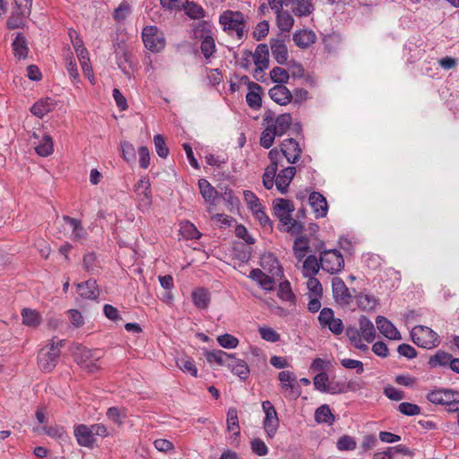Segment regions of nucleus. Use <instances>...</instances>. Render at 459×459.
Wrapping results in <instances>:
<instances>
[{
  "instance_id": "nucleus-38",
  "label": "nucleus",
  "mask_w": 459,
  "mask_h": 459,
  "mask_svg": "<svg viewBox=\"0 0 459 459\" xmlns=\"http://www.w3.org/2000/svg\"><path fill=\"white\" fill-rule=\"evenodd\" d=\"M192 299L196 307L206 308L211 300L208 289H195L192 292Z\"/></svg>"
},
{
  "instance_id": "nucleus-11",
  "label": "nucleus",
  "mask_w": 459,
  "mask_h": 459,
  "mask_svg": "<svg viewBox=\"0 0 459 459\" xmlns=\"http://www.w3.org/2000/svg\"><path fill=\"white\" fill-rule=\"evenodd\" d=\"M278 379L281 391L287 396L296 399L301 394V390L297 385V377L292 371H281L278 374Z\"/></svg>"
},
{
  "instance_id": "nucleus-44",
  "label": "nucleus",
  "mask_w": 459,
  "mask_h": 459,
  "mask_svg": "<svg viewBox=\"0 0 459 459\" xmlns=\"http://www.w3.org/2000/svg\"><path fill=\"white\" fill-rule=\"evenodd\" d=\"M53 140L48 134H44L39 144L35 147L36 152L41 157H48L53 152Z\"/></svg>"
},
{
  "instance_id": "nucleus-7",
  "label": "nucleus",
  "mask_w": 459,
  "mask_h": 459,
  "mask_svg": "<svg viewBox=\"0 0 459 459\" xmlns=\"http://www.w3.org/2000/svg\"><path fill=\"white\" fill-rule=\"evenodd\" d=\"M262 409L264 412V429L268 438H273L280 426L277 411L270 401H264Z\"/></svg>"
},
{
  "instance_id": "nucleus-10",
  "label": "nucleus",
  "mask_w": 459,
  "mask_h": 459,
  "mask_svg": "<svg viewBox=\"0 0 459 459\" xmlns=\"http://www.w3.org/2000/svg\"><path fill=\"white\" fill-rule=\"evenodd\" d=\"M58 345L61 342L55 344L53 342L49 347L42 349L39 354V366L44 371H51L56 365L60 354Z\"/></svg>"
},
{
  "instance_id": "nucleus-47",
  "label": "nucleus",
  "mask_w": 459,
  "mask_h": 459,
  "mask_svg": "<svg viewBox=\"0 0 459 459\" xmlns=\"http://www.w3.org/2000/svg\"><path fill=\"white\" fill-rule=\"evenodd\" d=\"M356 299L358 306L364 310H372L377 305V299L369 294H359Z\"/></svg>"
},
{
  "instance_id": "nucleus-6",
  "label": "nucleus",
  "mask_w": 459,
  "mask_h": 459,
  "mask_svg": "<svg viewBox=\"0 0 459 459\" xmlns=\"http://www.w3.org/2000/svg\"><path fill=\"white\" fill-rule=\"evenodd\" d=\"M142 38L145 48L152 52L157 53L165 48L166 40L163 32L156 26H147L143 28Z\"/></svg>"
},
{
  "instance_id": "nucleus-40",
  "label": "nucleus",
  "mask_w": 459,
  "mask_h": 459,
  "mask_svg": "<svg viewBox=\"0 0 459 459\" xmlns=\"http://www.w3.org/2000/svg\"><path fill=\"white\" fill-rule=\"evenodd\" d=\"M320 267V261H317L316 255H311L304 261L301 273L303 276H314L318 273Z\"/></svg>"
},
{
  "instance_id": "nucleus-48",
  "label": "nucleus",
  "mask_w": 459,
  "mask_h": 459,
  "mask_svg": "<svg viewBox=\"0 0 459 459\" xmlns=\"http://www.w3.org/2000/svg\"><path fill=\"white\" fill-rule=\"evenodd\" d=\"M216 50V46L213 38L211 35H206L203 38L201 42V52L206 59H209Z\"/></svg>"
},
{
  "instance_id": "nucleus-52",
  "label": "nucleus",
  "mask_w": 459,
  "mask_h": 459,
  "mask_svg": "<svg viewBox=\"0 0 459 459\" xmlns=\"http://www.w3.org/2000/svg\"><path fill=\"white\" fill-rule=\"evenodd\" d=\"M278 136L275 131L272 128L271 126H267V127L262 132L260 137V144L264 149H269L274 141V138Z\"/></svg>"
},
{
  "instance_id": "nucleus-50",
  "label": "nucleus",
  "mask_w": 459,
  "mask_h": 459,
  "mask_svg": "<svg viewBox=\"0 0 459 459\" xmlns=\"http://www.w3.org/2000/svg\"><path fill=\"white\" fill-rule=\"evenodd\" d=\"M336 447L339 451H353L357 447V442L354 437L343 435L337 440Z\"/></svg>"
},
{
  "instance_id": "nucleus-22",
  "label": "nucleus",
  "mask_w": 459,
  "mask_h": 459,
  "mask_svg": "<svg viewBox=\"0 0 459 459\" xmlns=\"http://www.w3.org/2000/svg\"><path fill=\"white\" fill-rule=\"evenodd\" d=\"M296 174L295 167H287L280 171L275 179V185L277 189L281 193L285 194L288 191V187L292 181Z\"/></svg>"
},
{
  "instance_id": "nucleus-55",
  "label": "nucleus",
  "mask_w": 459,
  "mask_h": 459,
  "mask_svg": "<svg viewBox=\"0 0 459 459\" xmlns=\"http://www.w3.org/2000/svg\"><path fill=\"white\" fill-rule=\"evenodd\" d=\"M398 411L406 416H416L420 413V407L415 403L403 402L398 405Z\"/></svg>"
},
{
  "instance_id": "nucleus-62",
  "label": "nucleus",
  "mask_w": 459,
  "mask_h": 459,
  "mask_svg": "<svg viewBox=\"0 0 459 459\" xmlns=\"http://www.w3.org/2000/svg\"><path fill=\"white\" fill-rule=\"evenodd\" d=\"M269 32V23L266 21L260 22L253 31V37L256 40L265 38Z\"/></svg>"
},
{
  "instance_id": "nucleus-19",
  "label": "nucleus",
  "mask_w": 459,
  "mask_h": 459,
  "mask_svg": "<svg viewBox=\"0 0 459 459\" xmlns=\"http://www.w3.org/2000/svg\"><path fill=\"white\" fill-rule=\"evenodd\" d=\"M316 218H324L327 214L328 205L326 199L318 192H312L308 198Z\"/></svg>"
},
{
  "instance_id": "nucleus-45",
  "label": "nucleus",
  "mask_w": 459,
  "mask_h": 459,
  "mask_svg": "<svg viewBox=\"0 0 459 459\" xmlns=\"http://www.w3.org/2000/svg\"><path fill=\"white\" fill-rule=\"evenodd\" d=\"M308 247V239L307 237L300 236L297 238L293 245V251L295 253L296 257L299 260L304 258Z\"/></svg>"
},
{
  "instance_id": "nucleus-3",
  "label": "nucleus",
  "mask_w": 459,
  "mask_h": 459,
  "mask_svg": "<svg viewBox=\"0 0 459 459\" xmlns=\"http://www.w3.org/2000/svg\"><path fill=\"white\" fill-rule=\"evenodd\" d=\"M220 23L224 30L235 31L238 39L244 36L246 29V19L244 14L238 11L228 10L220 16Z\"/></svg>"
},
{
  "instance_id": "nucleus-27",
  "label": "nucleus",
  "mask_w": 459,
  "mask_h": 459,
  "mask_svg": "<svg viewBox=\"0 0 459 459\" xmlns=\"http://www.w3.org/2000/svg\"><path fill=\"white\" fill-rule=\"evenodd\" d=\"M248 88L250 91H248L246 96L247 102L251 108L258 109L262 106V99L260 96L262 87L258 83L249 82Z\"/></svg>"
},
{
  "instance_id": "nucleus-57",
  "label": "nucleus",
  "mask_w": 459,
  "mask_h": 459,
  "mask_svg": "<svg viewBox=\"0 0 459 459\" xmlns=\"http://www.w3.org/2000/svg\"><path fill=\"white\" fill-rule=\"evenodd\" d=\"M313 382L316 390L325 393L327 385L330 384L328 374L326 372H320L314 377Z\"/></svg>"
},
{
  "instance_id": "nucleus-51",
  "label": "nucleus",
  "mask_w": 459,
  "mask_h": 459,
  "mask_svg": "<svg viewBox=\"0 0 459 459\" xmlns=\"http://www.w3.org/2000/svg\"><path fill=\"white\" fill-rule=\"evenodd\" d=\"M183 9L186 10V13L192 19H201L205 15V12L202 6L194 2H189L188 0Z\"/></svg>"
},
{
  "instance_id": "nucleus-31",
  "label": "nucleus",
  "mask_w": 459,
  "mask_h": 459,
  "mask_svg": "<svg viewBox=\"0 0 459 459\" xmlns=\"http://www.w3.org/2000/svg\"><path fill=\"white\" fill-rule=\"evenodd\" d=\"M205 359L210 364L215 363L218 366H226L230 359H232V354H229L221 350L206 351L204 353Z\"/></svg>"
},
{
  "instance_id": "nucleus-63",
  "label": "nucleus",
  "mask_w": 459,
  "mask_h": 459,
  "mask_svg": "<svg viewBox=\"0 0 459 459\" xmlns=\"http://www.w3.org/2000/svg\"><path fill=\"white\" fill-rule=\"evenodd\" d=\"M243 194H244V199H245L246 203L247 204V207L251 211H254L262 206L258 197L252 191L246 190V191H244Z\"/></svg>"
},
{
  "instance_id": "nucleus-46",
  "label": "nucleus",
  "mask_w": 459,
  "mask_h": 459,
  "mask_svg": "<svg viewBox=\"0 0 459 459\" xmlns=\"http://www.w3.org/2000/svg\"><path fill=\"white\" fill-rule=\"evenodd\" d=\"M323 289H309V302L307 308L310 312L316 313L321 307L320 298L322 296Z\"/></svg>"
},
{
  "instance_id": "nucleus-12",
  "label": "nucleus",
  "mask_w": 459,
  "mask_h": 459,
  "mask_svg": "<svg viewBox=\"0 0 459 459\" xmlns=\"http://www.w3.org/2000/svg\"><path fill=\"white\" fill-rule=\"evenodd\" d=\"M459 397L458 392L452 389H437L429 392L427 394V399L434 404L446 405L448 411H452L455 400Z\"/></svg>"
},
{
  "instance_id": "nucleus-26",
  "label": "nucleus",
  "mask_w": 459,
  "mask_h": 459,
  "mask_svg": "<svg viewBox=\"0 0 459 459\" xmlns=\"http://www.w3.org/2000/svg\"><path fill=\"white\" fill-rule=\"evenodd\" d=\"M176 364L184 373L197 377L198 369L193 358L182 354L176 359Z\"/></svg>"
},
{
  "instance_id": "nucleus-2",
  "label": "nucleus",
  "mask_w": 459,
  "mask_h": 459,
  "mask_svg": "<svg viewBox=\"0 0 459 459\" xmlns=\"http://www.w3.org/2000/svg\"><path fill=\"white\" fill-rule=\"evenodd\" d=\"M260 265L267 273V276L271 278V280H269L271 283L278 284V287H290L289 281H281L283 271L278 259L273 254H264L260 258Z\"/></svg>"
},
{
  "instance_id": "nucleus-41",
  "label": "nucleus",
  "mask_w": 459,
  "mask_h": 459,
  "mask_svg": "<svg viewBox=\"0 0 459 459\" xmlns=\"http://www.w3.org/2000/svg\"><path fill=\"white\" fill-rule=\"evenodd\" d=\"M22 324L30 327H37L41 323V316L38 311L23 308L22 311Z\"/></svg>"
},
{
  "instance_id": "nucleus-14",
  "label": "nucleus",
  "mask_w": 459,
  "mask_h": 459,
  "mask_svg": "<svg viewBox=\"0 0 459 459\" xmlns=\"http://www.w3.org/2000/svg\"><path fill=\"white\" fill-rule=\"evenodd\" d=\"M115 55L118 68L126 75L130 76L134 70L132 56L128 52L124 43H117L114 45Z\"/></svg>"
},
{
  "instance_id": "nucleus-15",
  "label": "nucleus",
  "mask_w": 459,
  "mask_h": 459,
  "mask_svg": "<svg viewBox=\"0 0 459 459\" xmlns=\"http://www.w3.org/2000/svg\"><path fill=\"white\" fill-rule=\"evenodd\" d=\"M244 56H246L247 60V57H253L256 66L255 72L263 73L269 66V48L266 44H259L254 53L246 51Z\"/></svg>"
},
{
  "instance_id": "nucleus-1",
  "label": "nucleus",
  "mask_w": 459,
  "mask_h": 459,
  "mask_svg": "<svg viewBox=\"0 0 459 459\" xmlns=\"http://www.w3.org/2000/svg\"><path fill=\"white\" fill-rule=\"evenodd\" d=\"M108 434L107 427L102 423L79 424L74 429V435L78 445L88 448L93 447L98 437H106Z\"/></svg>"
},
{
  "instance_id": "nucleus-32",
  "label": "nucleus",
  "mask_w": 459,
  "mask_h": 459,
  "mask_svg": "<svg viewBox=\"0 0 459 459\" xmlns=\"http://www.w3.org/2000/svg\"><path fill=\"white\" fill-rule=\"evenodd\" d=\"M292 117L290 113H284L277 117L274 124L270 125L278 136L283 135L290 128Z\"/></svg>"
},
{
  "instance_id": "nucleus-34",
  "label": "nucleus",
  "mask_w": 459,
  "mask_h": 459,
  "mask_svg": "<svg viewBox=\"0 0 459 459\" xmlns=\"http://www.w3.org/2000/svg\"><path fill=\"white\" fill-rule=\"evenodd\" d=\"M55 107L54 100L50 98L37 101L30 108L31 113L41 118L48 112L52 111Z\"/></svg>"
},
{
  "instance_id": "nucleus-37",
  "label": "nucleus",
  "mask_w": 459,
  "mask_h": 459,
  "mask_svg": "<svg viewBox=\"0 0 459 459\" xmlns=\"http://www.w3.org/2000/svg\"><path fill=\"white\" fill-rule=\"evenodd\" d=\"M200 193L206 203L214 204L217 196L216 189L204 178L198 181Z\"/></svg>"
},
{
  "instance_id": "nucleus-23",
  "label": "nucleus",
  "mask_w": 459,
  "mask_h": 459,
  "mask_svg": "<svg viewBox=\"0 0 459 459\" xmlns=\"http://www.w3.org/2000/svg\"><path fill=\"white\" fill-rule=\"evenodd\" d=\"M227 368L241 380H246L250 374L249 368L245 360L237 359L232 355V359L227 363Z\"/></svg>"
},
{
  "instance_id": "nucleus-5",
  "label": "nucleus",
  "mask_w": 459,
  "mask_h": 459,
  "mask_svg": "<svg viewBox=\"0 0 459 459\" xmlns=\"http://www.w3.org/2000/svg\"><path fill=\"white\" fill-rule=\"evenodd\" d=\"M14 2L15 7L7 20V27L10 30L22 28L31 12L32 0H14Z\"/></svg>"
},
{
  "instance_id": "nucleus-25",
  "label": "nucleus",
  "mask_w": 459,
  "mask_h": 459,
  "mask_svg": "<svg viewBox=\"0 0 459 459\" xmlns=\"http://www.w3.org/2000/svg\"><path fill=\"white\" fill-rule=\"evenodd\" d=\"M290 4L292 5L291 12L297 17H307L315 10L312 0H295Z\"/></svg>"
},
{
  "instance_id": "nucleus-60",
  "label": "nucleus",
  "mask_w": 459,
  "mask_h": 459,
  "mask_svg": "<svg viewBox=\"0 0 459 459\" xmlns=\"http://www.w3.org/2000/svg\"><path fill=\"white\" fill-rule=\"evenodd\" d=\"M180 231L186 238L197 239L201 237V233L197 230L195 226L190 222H186L182 225Z\"/></svg>"
},
{
  "instance_id": "nucleus-58",
  "label": "nucleus",
  "mask_w": 459,
  "mask_h": 459,
  "mask_svg": "<svg viewBox=\"0 0 459 459\" xmlns=\"http://www.w3.org/2000/svg\"><path fill=\"white\" fill-rule=\"evenodd\" d=\"M155 150L160 158H167L169 155V148L166 145L165 140L161 134H156L153 137Z\"/></svg>"
},
{
  "instance_id": "nucleus-33",
  "label": "nucleus",
  "mask_w": 459,
  "mask_h": 459,
  "mask_svg": "<svg viewBox=\"0 0 459 459\" xmlns=\"http://www.w3.org/2000/svg\"><path fill=\"white\" fill-rule=\"evenodd\" d=\"M359 333L363 340L367 342H372L376 336V330L373 323L366 316H361L359 321Z\"/></svg>"
},
{
  "instance_id": "nucleus-17",
  "label": "nucleus",
  "mask_w": 459,
  "mask_h": 459,
  "mask_svg": "<svg viewBox=\"0 0 459 459\" xmlns=\"http://www.w3.org/2000/svg\"><path fill=\"white\" fill-rule=\"evenodd\" d=\"M279 152L281 153V158L285 157L287 161L291 164L296 163L299 160L302 152L299 143L293 138L284 140L281 144Z\"/></svg>"
},
{
  "instance_id": "nucleus-42",
  "label": "nucleus",
  "mask_w": 459,
  "mask_h": 459,
  "mask_svg": "<svg viewBox=\"0 0 459 459\" xmlns=\"http://www.w3.org/2000/svg\"><path fill=\"white\" fill-rule=\"evenodd\" d=\"M315 420L317 423H326L332 425L334 421V416L327 404L321 405L316 410Z\"/></svg>"
},
{
  "instance_id": "nucleus-8",
  "label": "nucleus",
  "mask_w": 459,
  "mask_h": 459,
  "mask_svg": "<svg viewBox=\"0 0 459 459\" xmlns=\"http://www.w3.org/2000/svg\"><path fill=\"white\" fill-rule=\"evenodd\" d=\"M74 356L76 362L90 373L100 368V356H94L92 351L85 347L77 346Z\"/></svg>"
},
{
  "instance_id": "nucleus-39",
  "label": "nucleus",
  "mask_w": 459,
  "mask_h": 459,
  "mask_svg": "<svg viewBox=\"0 0 459 459\" xmlns=\"http://www.w3.org/2000/svg\"><path fill=\"white\" fill-rule=\"evenodd\" d=\"M273 209L275 215L279 219L286 214L291 213L294 211V205L287 199L277 198L273 202Z\"/></svg>"
},
{
  "instance_id": "nucleus-16",
  "label": "nucleus",
  "mask_w": 459,
  "mask_h": 459,
  "mask_svg": "<svg viewBox=\"0 0 459 459\" xmlns=\"http://www.w3.org/2000/svg\"><path fill=\"white\" fill-rule=\"evenodd\" d=\"M134 192L136 194L139 204L143 207L148 208L152 204V190L151 182L148 177H143L134 186Z\"/></svg>"
},
{
  "instance_id": "nucleus-18",
  "label": "nucleus",
  "mask_w": 459,
  "mask_h": 459,
  "mask_svg": "<svg viewBox=\"0 0 459 459\" xmlns=\"http://www.w3.org/2000/svg\"><path fill=\"white\" fill-rule=\"evenodd\" d=\"M377 327L379 332L390 340H401L402 336L394 324L384 316H377L376 319Z\"/></svg>"
},
{
  "instance_id": "nucleus-59",
  "label": "nucleus",
  "mask_w": 459,
  "mask_h": 459,
  "mask_svg": "<svg viewBox=\"0 0 459 459\" xmlns=\"http://www.w3.org/2000/svg\"><path fill=\"white\" fill-rule=\"evenodd\" d=\"M122 154L126 161L134 162L136 159L135 149L129 142L121 143Z\"/></svg>"
},
{
  "instance_id": "nucleus-49",
  "label": "nucleus",
  "mask_w": 459,
  "mask_h": 459,
  "mask_svg": "<svg viewBox=\"0 0 459 459\" xmlns=\"http://www.w3.org/2000/svg\"><path fill=\"white\" fill-rule=\"evenodd\" d=\"M333 297L340 305H349L353 299L351 289H333Z\"/></svg>"
},
{
  "instance_id": "nucleus-54",
  "label": "nucleus",
  "mask_w": 459,
  "mask_h": 459,
  "mask_svg": "<svg viewBox=\"0 0 459 459\" xmlns=\"http://www.w3.org/2000/svg\"><path fill=\"white\" fill-rule=\"evenodd\" d=\"M258 332L261 335V338L269 342H277L280 341L281 335L272 327L269 326H260L258 328Z\"/></svg>"
},
{
  "instance_id": "nucleus-20",
  "label": "nucleus",
  "mask_w": 459,
  "mask_h": 459,
  "mask_svg": "<svg viewBox=\"0 0 459 459\" xmlns=\"http://www.w3.org/2000/svg\"><path fill=\"white\" fill-rule=\"evenodd\" d=\"M452 359L453 356L450 353L439 350L429 357L428 365L430 368H440L443 370L450 369Z\"/></svg>"
},
{
  "instance_id": "nucleus-21",
  "label": "nucleus",
  "mask_w": 459,
  "mask_h": 459,
  "mask_svg": "<svg viewBox=\"0 0 459 459\" xmlns=\"http://www.w3.org/2000/svg\"><path fill=\"white\" fill-rule=\"evenodd\" d=\"M270 98L281 106L287 105L292 100V92L284 85H275L269 90Z\"/></svg>"
},
{
  "instance_id": "nucleus-35",
  "label": "nucleus",
  "mask_w": 459,
  "mask_h": 459,
  "mask_svg": "<svg viewBox=\"0 0 459 459\" xmlns=\"http://www.w3.org/2000/svg\"><path fill=\"white\" fill-rule=\"evenodd\" d=\"M268 157H269L271 162L265 169L264 174L266 176H271L273 178H275V177H277L276 173H277L279 165L282 166V164L281 163V153L279 152L278 149L274 148L269 152Z\"/></svg>"
},
{
  "instance_id": "nucleus-4",
  "label": "nucleus",
  "mask_w": 459,
  "mask_h": 459,
  "mask_svg": "<svg viewBox=\"0 0 459 459\" xmlns=\"http://www.w3.org/2000/svg\"><path fill=\"white\" fill-rule=\"evenodd\" d=\"M412 342L425 349H432L439 344L438 334L431 328L424 325H416L411 331Z\"/></svg>"
},
{
  "instance_id": "nucleus-36",
  "label": "nucleus",
  "mask_w": 459,
  "mask_h": 459,
  "mask_svg": "<svg viewBox=\"0 0 459 459\" xmlns=\"http://www.w3.org/2000/svg\"><path fill=\"white\" fill-rule=\"evenodd\" d=\"M280 222L281 223L283 230L290 234H299L303 230V224L294 220L291 217V213L286 214L281 218H279Z\"/></svg>"
},
{
  "instance_id": "nucleus-64",
  "label": "nucleus",
  "mask_w": 459,
  "mask_h": 459,
  "mask_svg": "<svg viewBox=\"0 0 459 459\" xmlns=\"http://www.w3.org/2000/svg\"><path fill=\"white\" fill-rule=\"evenodd\" d=\"M251 449L255 455L259 456L265 455L268 453V447L260 438H255L251 441Z\"/></svg>"
},
{
  "instance_id": "nucleus-53",
  "label": "nucleus",
  "mask_w": 459,
  "mask_h": 459,
  "mask_svg": "<svg viewBox=\"0 0 459 459\" xmlns=\"http://www.w3.org/2000/svg\"><path fill=\"white\" fill-rule=\"evenodd\" d=\"M270 76L273 82L283 84L286 83L290 78L289 73L282 67H273L270 72Z\"/></svg>"
},
{
  "instance_id": "nucleus-28",
  "label": "nucleus",
  "mask_w": 459,
  "mask_h": 459,
  "mask_svg": "<svg viewBox=\"0 0 459 459\" xmlns=\"http://www.w3.org/2000/svg\"><path fill=\"white\" fill-rule=\"evenodd\" d=\"M64 221L70 225L73 230L72 239L74 241H80L86 238V230L82 227V221L78 219L72 218L68 215L63 216Z\"/></svg>"
},
{
  "instance_id": "nucleus-13",
  "label": "nucleus",
  "mask_w": 459,
  "mask_h": 459,
  "mask_svg": "<svg viewBox=\"0 0 459 459\" xmlns=\"http://www.w3.org/2000/svg\"><path fill=\"white\" fill-rule=\"evenodd\" d=\"M287 38V34L278 33L275 38L270 39L273 57L280 65H284L289 57L288 48L285 44Z\"/></svg>"
},
{
  "instance_id": "nucleus-43",
  "label": "nucleus",
  "mask_w": 459,
  "mask_h": 459,
  "mask_svg": "<svg viewBox=\"0 0 459 459\" xmlns=\"http://www.w3.org/2000/svg\"><path fill=\"white\" fill-rule=\"evenodd\" d=\"M227 429L232 436L238 437L239 435L238 417L236 408H230L227 412Z\"/></svg>"
},
{
  "instance_id": "nucleus-56",
  "label": "nucleus",
  "mask_w": 459,
  "mask_h": 459,
  "mask_svg": "<svg viewBox=\"0 0 459 459\" xmlns=\"http://www.w3.org/2000/svg\"><path fill=\"white\" fill-rule=\"evenodd\" d=\"M218 343L225 349H234L238 345V340L235 336L225 333L217 337Z\"/></svg>"
},
{
  "instance_id": "nucleus-9",
  "label": "nucleus",
  "mask_w": 459,
  "mask_h": 459,
  "mask_svg": "<svg viewBox=\"0 0 459 459\" xmlns=\"http://www.w3.org/2000/svg\"><path fill=\"white\" fill-rule=\"evenodd\" d=\"M320 264L324 271L334 273L342 269L344 260L341 252L336 249L324 250L320 255Z\"/></svg>"
},
{
  "instance_id": "nucleus-30",
  "label": "nucleus",
  "mask_w": 459,
  "mask_h": 459,
  "mask_svg": "<svg viewBox=\"0 0 459 459\" xmlns=\"http://www.w3.org/2000/svg\"><path fill=\"white\" fill-rule=\"evenodd\" d=\"M275 14L277 26L281 30L280 33L286 34L290 32L294 25V18L292 15L283 9Z\"/></svg>"
},
{
  "instance_id": "nucleus-24",
  "label": "nucleus",
  "mask_w": 459,
  "mask_h": 459,
  "mask_svg": "<svg viewBox=\"0 0 459 459\" xmlns=\"http://www.w3.org/2000/svg\"><path fill=\"white\" fill-rule=\"evenodd\" d=\"M316 39V34L310 30H299L293 34V41L300 48H307Z\"/></svg>"
},
{
  "instance_id": "nucleus-29",
  "label": "nucleus",
  "mask_w": 459,
  "mask_h": 459,
  "mask_svg": "<svg viewBox=\"0 0 459 459\" xmlns=\"http://www.w3.org/2000/svg\"><path fill=\"white\" fill-rule=\"evenodd\" d=\"M14 56L19 59H25L29 54V48L25 36L18 32L12 44Z\"/></svg>"
},
{
  "instance_id": "nucleus-61",
  "label": "nucleus",
  "mask_w": 459,
  "mask_h": 459,
  "mask_svg": "<svg viewBox=\"0 0 459 459\" xmlns=\"http://www.w3.org/2000/svg\"><path fill=\"white\" fill-rule=\"evenodd\" d=\"M341 365L348 369H356L358 374H362L364 371V365L360 360L342 359H341Z\"/></svg>"
}]
</instances>
